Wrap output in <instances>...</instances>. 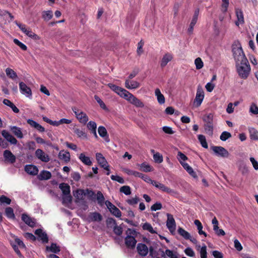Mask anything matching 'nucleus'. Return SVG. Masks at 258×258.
I'll return each instance as SVG.
<instances>
[{"label":"nucleus","mask_w":258,"mask_h":258,"mask_svg":"<svg viewBox=\"0 0 258 258\" xmlns=\"http://www.w3.org/2000/svg\"><path fill=\"white\" fill-rule=\"evenodd\" d=\"M87 127L91 131V132L92 131H94V130H96L97 128L96 123L94 121H90L87 124Z\"/></svg>","instance_id":"nucleus-63"},{"label":"nucleus","mask_w":258,"mask_h":258,"mask_svg":"<svg viewBox=\"0 0 258 258\" xmlns=\"http://www.w3.org/2000/svg\"><path fill=\"white\" fill-rule=\"evenodd\" d=\"M165 253L170 258H178L176 252H174L170 249H166L165 251Z\"/></svg>","instance_id":"nucleus-57"},{"label":"nucleus","mask_w":258,"mask_h":258,"mask_svg":"<svg viewBox=\"0 0 258 258\" xmlns=\"http://www.w3.org/2000/svg\"><path fill=\"white\" fill-rule=\"evenodd\" d=\"M11 200L5 196L3 195L0 197V203L1 204H6L7 205H9L11 204Z\"/></svg>","instance_id":"nucleus-54"},{"label":"nucleus","mask_w":258,"mask_h":258,"mask_svg":"<svg viewBox=\"0 0 258 258\" xmlns=\"http://www.w3.org/2000/svg\"><path fill=\"white\" fill-rule=\"evenodd\" d=\"M53 17V13L51 11H44L42 13V17L44 20L48 21Z\"/></svg>","instance_id":"nucleus-36"},{"label":"nucleus","mask_w":258,"mask_h":258,"mask_svg":"<svg viewBox=\"0 0 258 258\" xmlns=\"http://www.w3.org/2000/svg\"><path fill=\"white\" fill-rule=\"evenodd\" d=\"M25 170L27 173L32 175H36L38 173V168L33 165H26Z\"/></svg>","instance_id":"nucleus-22"},{"label":"nucleus","mask_w":258,"mask_h":258,"mask_svg":"<svg viewBox=\"0 0 258 258\" xmlns=\"http://www.w3.org/2000/svg\"><path fill=\"white\" fill-rule=\"evenodd\" d=\"M167 220L166 221V226L169 230L173 232L175 230L176 225L175 221L173 216L170 214H167Z\"/></svg>","instance_id":"nucleus-13"},{"label":"nucleus","mask_w":258,"mask_h":258,"mask_svg":"<svg viewBox=\"0 0 258 258\" xmlns=\"http://www.w3.org/2000/svg\"><path fill=\"white\" fill-rule=\"evenodd\" d=\"M142 228L144 230H147L150 232L151 233H156V231L154 229L152 225L149 223L146 222L144 223L142 226Z\"/></svg>","instance_id":"nucleus-40"},{"label":"nucleus","mask_w":258,"mask_h":258,"mask_svg":"<svg viewBox=\"0 0 258 258\" xmlns=\"http://www.w3.org/2000/svg\"><path fill=\"white\" fill-rule=\"evenodd\" d=\"M74 133L78 136L79 138H87L86 134L83 132L82 130H81L79 128H75Z\"/></svg>","instance_id":"nucleus-55"},{"label":"nucleus","mask_w":258,"mask_h":258,"mask_svg":"<svg viewBox=\"0 0 258 258\" xmlns=\"http://www.w3.org/2000/svg\"><path fill=\"white\" fill-rule=\"evenodd\" d=\"M120 191L127 196L130 195L131 194V188L127 185H124L121 187L120 188Z\"/></svg>","instance_id":"nucleus-52"},{"label":"nucleus","mask_w":258,"mask_h":258,"mask_svg":"<svg viewBox=\"0 0 258 258\" xmlns=\"http://www.w3.org/2000/svg\"><path fill=\"white\" fill-rule=\"evenodd\" d=\"M155 95L157 97L158 102L160 104H163L165 103V98L163 95L161 93L159 89L157 88L155 91Z\"/></svg>","instance_id":"nucleus-29"},{"label":"nucleus","mask_w":258,"mask_h":258,"mask_svg":"<svg viewBox=\"0 0 258 258\" xmlns=\"http://www.w3.org/2000/svg\"><path fill=\"white\" fill-rule=\"evenodd\" d=\"M10 130L13 134L18 138L22 139L23 138V135L21 128L16 126H10Z\"/></svg>","instance_id":"nucleus-26"},{"label":"nucleus","mask_w":258,"mask_h":258,"mask_svg":"<svg viewBox=\"0 0 258 258\" xmlns=\"http://www.w3.org/2000/svg\"><path fill=\"white\" fill-rule=\"evenodd\" d=\"M51 177V173L49 171L46 170H43L38 175V177L40 180H47L50 179Z\"/></svg>","instance_id":"nucleus-31"},{"label":"nucleus","mask_w":258,"mask_h":258,"mask_svg":"<svg viewBox=\"0 0 258 258\" xmlns=\"http://www.w3.org/2000/svg\"><path fill=\"white\" fill-rule=\"evenodd\" d=\"M4 157L6 160L11 163H13L16 161V157L9 150H6L4 151Z\"/></svg>","instance_id":"nucleus-25"},{"label":"nucleus","mask_w":258,"mask_h":258,"mask_svg":"<svg viewBox=\"0 0 258 258\" xmlns=\"http://www.w3.org/2000/svg\"><path fill=\"white\" fill-rule=\"evenodd\" d=\"M110 177L112 180L116 181L120 183L123 184L124 183L123 178L119 176L112 175Z\"/></svg>","instance_id":"nucleus-62"},{"label":"nucleus","mask_w":258,"mask_h":258,"mask_svg":"<svg viewBox=\"0 0 258 258\" xmlns=\"http://www.w3.org/2000/svg\"><path fill=\"white\" fill-rule=\"evenodd\" d=\"M162 207V206L161 203L160 202H157L151 206V210L152 211H156L161 209Z\"/></svg>","instance_id":"nucleus-61"},{"label":"nucleus","mask_w":258,"mask_h":258,"mask_svg":"<svg viewBox=\"0 0 258 258\" xmlns=\"http://www.w3.org/2000/svg\"><path fill=\"white\" fill-rule=\"evenodd\" d=\"M153 158L155 161L158 163H161L163 162V157L159 153H156L154 154Z\"/></svg>","instance_id":"nucleus-56"},{"label":"nucleus","mask_w":258,"mask_h":258,"mask_svg":"<svg viewBox=\"0 0 258 258\" xmlns=\"http://www.w3.org/2000/svg\"><path fill=\"white\" fill-rule=\"evenodd\" d=\"M200 253L201 258H207V247L205 245L201 248Z\"/></svg>","instance_id":"nucleus-59"},{"label":"nucleus","mask_w":258,"mask_h":258,"mask_svg":"<svg viewBox=\"0 0 258 258\" xmlns=\"http://www.w3.org/2000/svg\"><path fill=\"white\" fill-rule=\"evenodd\" d=\"M108 86L112 90L114 91L121 97L123 98L128 92V91L126 90L125 89L112 84H109Z\"/></svg>","instance_id":"nucleus-12"},{"label":"nucleus","mask_w":258,"mask_h":258,"mask_svg":"<svg viewBox=\"0 0 258 258\" xmlns=\"http://www.w3.org/2000/svg\"><path fill=\"white\" fill-rule=\"evenodd\" d=\"M194 224L197 226L198 230V233L200 235H204L205 237H207V235L206 232L202 230L203 225L201 222L199 220H195Z\"/></svg>","instance_id":"nucleus-33"},{"label":"nucleus","mask_w":258,"mask_h":258,"mask_svg":"<svg viewBox=\"0 0 258 258\" xmlns=\"http://www.w3.org/2000/svg\"><path fill=\"white\" fill-rule=\"evenodd\" d=\"M237 73L240 78L245 79H246L250 73V68L248 61H243L236 63Z\"/></svg>","instance_id":"nucleus-2"},{"label":"nucleus","mask_w":258,"mask_h":258,"mask_svg":"<svg viewBox=\"0 0 258 258\" xmlns=\"http://www.w3.org/2000/svg\"><path fill=\"white\" fill-rule=\"evenodd\" d=\"M2 136L9 142L11 144L16 145L18 143L17 140L11 134L6 130H3L2 132Z\"/></svg>","instance_id":"nucleus-17"},{"label":"nucleus","mask_w":258,"mask_h":258,"mask_svg":"<svg viewBox=\"0 0 258 258\" xmlns=\"http://www.w3.org/2000/svg\"><path fill=\"white\" fill-rule=\"evenodd\" d=\"M233 55L236 63L247 59L242 50L240 43L238 41L234 42L232 44Z\"/></svg>","instance_id":"nucleus-1"},{"label":"nucleus","mask_w":258,"mask_h":258,"mask_svg":"<svg viewBox=\"0 0 258 258\" xmlns=\"http://www.w3.org/2000/svg\"><path fill=\"white\" fill-rule=\"evenodd\" d=\"M6 73L8 77L13 80H15L18 77L16 73L12 69L7 68L6 69Z\"/></svg>","instance_id":"nucleus-37"},{"label":"nucleus","mask_w":258,"mask_h":258,"mask_svg":"<svg viewBox=\"0 0 258 258\" xmlns=\"http://www.w3.org/2000/svg\"><path fill=\"white\" fill-rule=\"evenodd\" d=\"M14 42L19 46L22 50H26L27 49V46L23 43L22 42H20L18 39H14Z\"/></svg>","instance_id":"nucleus-58"},{"label":"nucleus","mask_w":258,"mask_h":258,"mask_svg":"<svg viewBox=\"0 0 258 258\" xmlns=\"http://www.w3.org/2000/svg\"><path fill=\"white\" fill-rule=\"evenodd\" d=\"M231 137V135L230 133L224 131L222 133V134L220 135V139L222 141H225L229 138Z\"/></svg>","instance_id":"nucleus-51"},{"label":"nucleus","mask_w":258,"mask_h":258,"mask_svg":"<svg viewBox=\"0 0 258 258\" xmlns=\"http://www.w3.org/2000/svg\"><path fill=\"white\" fill-rule=\"evenodd\" d=\"M5 213L7 217L10 219L15 218V215L14 214L13 209L11 207L6 208Z\"/></svg>","instance_id":"nucleus-44"},{"label":"nucleus","mask_w":258,"mask_h":258,"mask_svg":"<svg viewBox=\"0 0 258 258\" xmlns=\"http://www.w3.org/2000/svg\"><path fill=\"white\" fill-rule=\"evenodd\" d=\"M182 167L191 176L194 177H196V173L187 163L183 164Z\"/></svg>","instance_id":"nucleus-42"},{"label":"nucleus","mask_w":258,"mask_h":258,"mask_svg":"<svg viewBox=\"0 0 258 258\" xmlns=\"http://www.w3.org/2000/svg\"><path fill=\"white\" fill-rule=\"evenodd\" d=\"M91 219L93 221L100 222L102 220V217L100 214L95 212L91 214Z\"/></svg>","instance_id":"nucleus-46"},{"label":"nucleus","mask_w":258,"mask_h":258,"mask_svg":"<svg viewBox=\"0 0 258 258\" xmlns=\"http://www.w3.org/2000/svg\"><path fill=\"white\" fill-rule=\"evenodd\" d=\"M249 112L254 115L258 114V106L255 103H252L250 105Z\"/></svg>","instance_id":"nucleus-49"},{"label":"nucleus","mask_w":258,"mask_h":258,"mask_svg":"<svg viewBox=\"0 0 258 258\" xmlns=\"http://www.w3.org/2000/svg\"><path fill=\"white\" fill-rule=\"evenodd\" d=\"M19 88L21 93L26 97L31 98L32 91L30 87L27 86L24 83L21 82L19 83Z\"/></svg>","instance_id":"nucleus-11"},{"label":"nucleus","mask_w":258,"mask_h":258,"mask_svg":"<svg viewBox=\"0 0 258 258\" xmlns=\"http://www.w3.org/2000/svg\"><path fill=\"white\" fill-rule=\"evenodd\" d=\"M94 98L96 100V101L97 102V103L99 104L101 108H102L103 109H104L105 110H108L105 103L98 96L95 95L94 96Z\"/></svg>","instance_id":"nucleus-50"},{"label":"nucleus","mask_w":258,"mask_h":258,"mask_svg":"<svg viewBox=\"0 0 258 258\" xmlns=\"http://www.w3.org/2000/svg\"><path fill=\"white\" fill-rule=\"evenodd\" d=\"M198 138L202 146L204 148H208V146L205 137L204 135H199Z\"/></svg>","instance_id":"nucleus-41"},{"label":"nucleus","mask_w":258,"mask_h":258,"mask_svg":"<svg viewBox=\"0 0 258 258\" xmlns=\"http://www.w3.org/2000/svg\"><path fill=\"white\" fill-rule=\"evenodd\" d=\"M46 249L53 253H58L60 251V247L55 243H51L50 247L46 246Z\"/></svg>","instance_id":"nucleus-38"},{"label":"nucleus","mask_w":258,"mask_h":258,"mask_svg":"<svg viewBox=\"0 0 258 258\" xmlns=\"http://www.w3.org/2000/svg\"><path fill=\"white\" fill-rule=\"evenodd\" d=\"M124 99L136 107L143 108L145 106L144 103L141 100L135 97L128 91L124 97Z\"/></svg>","instance_id":"nucleus-5"},{"label":"nucleus","mask_w":258,"mask_h":258,"mask_svg":"<svg viewBox=\"0 0 258 258\" xmlns=\"http://www.w3.org/2000/svg\"><path fill=\"white\" fill-rule=\"evenodd\" d=\"M97 196V200L99 205L102 206L104 203V197L102 194V192L100 191H98L96 195Z\"/></svg>","instance_id":"nucleus-45"},{"label":"nucleus","mask_w":258,"mask_h":258,"mask_svg":"<svg viewBox=\"0 0 258 258\" xmlns=\"http://www.w3.org/2000/svg\"><path fill=\"white\" fill-rule=\"evenodd\" d=\"M248 131L250 134V138L251 140H258V132L253 127H249Z\"/></svg>","instance_id":"nucleus-35"},{"label":"nucleus","mask_w":258,"mask_h":258,"mask_svg":"<svg viewBox=\"0 0 258 258\" xmlns=\"http://www.w3.org/2000/svg\"><path fill=\"white\" fill-rule=\"evenodd\" d=\"M22 220L28 225L30 227H34L35 225V221L26 214L22 215Z\"/></svg>","instance_id":"nucleus-24"},{"label":"nucleus","mask_w":258,"mask_h":258,"mask_svg":"<svg viewBox=\"0 0 258 258\" xmlns=\"http://www.w3.org/2000/svg\"><path fill=\"white\" fill-rule=\"evenodd\" d=\"M235 13L237 19V21L235 22V24L238 26L240 24H242L244 22L243 14L241 9L239 8L235 9Z\"/></svg>","instance_id":"nucleus-20"},{"label":"nucleus","mask_w":258,"mask_h":258,"mask_svg":"<svg viewBox=\"0 0 258 258\" xmlns=\"http://www.w3.org/2000/svg\"><path fill=\"white\" fill-rule=\"evenodd\" d=\"M72 110L80 123L85 124L87 122L89 118L86 113L76 107H72Z\"/></svg>","instance_id":"nucleus-6"},{"label":"nucleus","mask_w":258,"mask_h":258,"mask_svg":"<svg viewBox=\"0 0 258 258\" xmlns=\"http://www.w3.org/2000/svg\"><path fill=\"white\" fill-rule=\"evenodd\" d=\"M35 156L41 161L47 163L50 160L49 156L46 154L42 150L38 149L35 153Z\"/></svg>","instance_id":"nucleus-10"},{"label":"nucleus","mask_w":258,"mask_h":258,"mask_svg":"<svg viewBox=\"0 0 258 258\" xmlns=\"http://www.w3.org/2000/svg\"><path fill=\"white\" fill-rule=\"evenodd\" d=\"M139 166L140 167V169L144 172H147L152 170V167L146 163H143Z\"/></svg>","instance_id":"nucleus-43"},{"label":"nucleus","mask_w":258,"mask_h":258,"mask_svg":"<svg viewBox=\"0 0 258 258\" xmlns=\"http://www.w3.org/2000/svg\"><path fill=\"white\" fill-rule=\"evenodd\" d=\"M177 158L178 161H186L187 160V157L180 151H179L177 153Z\"/></svg>","instance_id":"nucleus-64"},{"label":"nucleus","mask_w":258,"mask_h":258,"mask_svg":"<svg viewBox=\"0 0 258 258\" xmlns=\"http://www.w3.org/2000/svg\"><path fill=\"white\" fill-rule=\"evenodd\" d=\"M204 129L207 134L212 136L213 133V123H206L204 125Z\"/></svg>","instance_id":"nucleus-39"},{"label":"nucleus","mask_w":258,"mask_h":258,"mask_svg":"<svg viewBox=\"0 0 258 258\" xmlns=\"http://www.w3.org/2000/svg\"><path fill=\"white\" fill-rule=\"evenodd\" d=\"M229 5V0H222L221 11L223 13H226L227 11Z\"/></svg>","instance_id":"nucleus-48"},{"label":"nucleus","mask_w":258,"mask_h":258,"mask_svg":"<svg viewBox=\"0 0 258 258\" xmlns=\"http://www.w3.org/2000/svg\"><path fill=\"white\" fill-rule=\"evenodd\" d=\"M153 185H154L155 187L158 188L162 191L169 194L172 196H175L177 195V192L176 191L171 189L170 188L165 186L164 184L160 183L158 181H154Z\"/></svg>","instance_id":"nucleus-8"},{"label":"nucleus","mask_w":258,"mask_h":258,"mask_svg":"<svg viewBox=\"0 0 258 258\" xmlns=\"http://www.w3.org/2000/svg\"><path fill=\"white\" fill-rule=\"evenodd\" d=\"M128 232L130 234L133 235H127L125 238V243L128 248L133 249L135 248L137 243V240H136L135 237L133 236L134 235L136 234V232L135 230L128 229L127 231V233H128Z\"/></svg>","instance_id":"nucleus-4"},{"label":"nucleus","mask_w":258,"mask_h":258,"mask_svg":"<svg viewBox=\"0 0 258 258\" xmlns=\"http://www.w3.org/2000/svg\"><path fill=\"white\" fill-rule=\"evenodd\" d=\"M125 87L128 89H136L140 87V83L132 79H126Z\"/></svg>","instance_id":"nucleus-14"},{"label":"nucleus","mask_w":258,"mask_h":258,"mask_svg":"<svg viewBox=\"0 0 258 258\" xmlns=\"http://www.w3.org/2000/svg\"><path fill=\"white\" fill-rule=\"evenodd\" d=\"M79 159L84 164L90 166L92 164V161L89 157L86 156L84 153H81L79 156Z\"/></svg>","instance_id":"nucleus-30"},{"label":"nucleus","mask_w":258,"mask_h":258,"mask_svg":"<svg viewBox=\"0 0 258 258\" xmlns=\"http://www.w3.org/2000/svg\"><path fill=\"white\" fill-rule=\"evenodd\" d=\"M74 196L78 200L81 201L84 199L85 196V190L78 189L74 191Z\"/></svg>","instance_id":"nucleus-28"},{"label":"nucleus","mask_w":258,"mask_h":258,"mask_svg":"<svg viewBox=\"0 0 258 258\" xmlns=\"http://www.w3.org/2000/svg\"><path fill=\"white\" fill-rule=\"evenodd\" d=\"M59 188L61 190L63 195H68L70 194V186L67 183H60L59 185Z\"/></svg>","instance_id":"nucleus-34"},{"label":"nucleus","mask_w":258,"mask_h":258,"mask_svg":"<svg viewBox=\"0 0 258 258\" xmlns=\"http://www.w3.org/2000/svg\"><path fill=\"white\" fill-rule=\"evenodd\" d=\"M211 149L214 152L216 155L223 157L227 158L229 155V152L224 148L221 146H212Z\"/></svg>","instance_id":"nucleus-9"},{"label":"nucleus","mask_w":258,"mask_h":258,"mask_svg":"<svg viewBox=\"0 0 258 258\" xmlns=\"http://www.w3.org/2000/svg\"><path fill=\"white\" fill-rule=\"evenodd\" d=\"M3 103L9 106L15 113H18L19 112V109L10 100L5 99L3 100Z\"/></svg>","instance_id":"nucleus-32"},{"label":"nucleus","mask_w":258,"mask_h":258,"mask_svg":"<svg viewBox=\"0 0 258 258\" xmlns=\"http://www.w3.org/2000/svg\"><path fill=\"white\" fill-rule=\"evenodd\" d=\"M35 234L38 236L39 240H41L43 243H47L48 241L47 234L42 229H38L35 230Z\"/></svg>","instance_id":"nucleus-19"},{"label":"nucleus","mask_w":258,"mask_h":258,"mask_svg":"<svg viewBox=\"0 0 258 258\" xmlns=\"http://www.w3.org/2000/svg\"><path fill=\"white\" fill-rule=\"evenodd\" d=\"M96 160L98 164L104 169H108V163L102 154L97 153L96 154Z\"/></svg>","instance_id":"nucleus-15"},{"label":"nucleus","mask_w":258,"mask_h":258,"mask_svg":"<svg viewBox=\"0 0 258 258\" xmlns=\"http://www.w3.org/2000/svg\"><path fill=\"white\" fill-rule=\"evenodd\" d=\"M137 249L138 253L142 256H146L149 252V249L146 245L141 243L138 244Z\"/></svg>","instance_id":"nucleus-16"},{"label":"nucleus","mask_w":258,"mask_h":258,"mask_svg":"<svg viewBox=\"0 0 258 258\" xmlns=\"http://www.w3.org/2000/svg\"><path fill=\"white\" fill-rule=\"evenodd\" d=\"M173 55L170 53H165L162 57L160 61V66L161 68H164L167 63L171 61L173 59Z\"/></svg>","instance_id":"nucleus-21"},{"label":"nucleus","mask_w":258,"mask_h":258,"mask_svg":"<svg viewBox=\"0 0 258 258\" xmlns=\"http://www.w3.org/2000/svg\"><path fill=\"white\" fill-rule=\"evenodd\" d=\"M179 234L181 235L183 237H184L185 239H190V234L184 230L183 229L181 228H179L178 230Z\"/></svg>","instance_id":"nucleus-47"},{"label":"nucleus","mask_w":258,"mask_h":258,"mask_svg":"<svg viewBox=\"0 0 258 258\" xmlns=\"http://www.w3.org/2000/svg\"><path fill=\"white\" fill-rule=\"evenodd\" d=\"M110 212L115 216L116 217L119 218L121 216V213L120 211L115 206V207L112 209Z\"/></svg>","instance_id":"nucleus-60"},{"label":"nucleus","mask_w":258,"mask_h":258,"mask_svg":"<svg viewBox=\"0 0 258 258\" xmlns=\"http://www.w3.org/2000/svg\"><path fill=\"white\" fill-rule=\"evenodd\" d=\"M58 156L59 159L63 160L66 163L70 161L71 156L69 152L61 150L59 152Z\"/></svg>","instance_id":"nucleus-23"},{"label":"nucleus","mask_w":258,"mask_h":258,"mask_svg":"<svg viewBox=\"0 0 258 258\" xmlns=\"http://www.w3.org/2000/svg\"><path fill=\"white\" fill-rule=\"evenodd\" d=\"M15 23L17 25V26L20 28V29L22 31V32H23L26 35H27L29 37L35 40L40 39V37L37 34L33 32L30 28L27 27V26L25 24L19 23L17 21H16Z\"/></svg>","instance_id":"nucleus-3"},{"label":"nucleus","mask_w":258,"mask_h":258,"mask_svg":"<svg viewBox=\"0 0 258 258\" xmlns=\"http://www.w3.org/2000/svg\"><path fill=\"white\" fill-rule=\"evenodd\" d=\"M195 63L197 70L202 69L204 66L203 62L200 57H198L195 59Z\"/></svg>","instance_id":"nucleus-53"},{"label":"nucleus","mask_w":258,"mask_h":258,"mask_svg":"<svg viewBox=\"0 0 258 258\" xmlns=\"http://www.w3.org/2000/svg\"><path fill=\"white\" fill-rule=\"evenodd\" d=\"M204 92L202 87L201 86H198L197 88L196 98L194 100V104L195 106H200L204 98Z\"/></svg>","instance_id":"nucleus-7"},{"label":"nucleus","mask_w":258,"mask_h":258,"mask_svg":"<svg viewBox=\"0 0 258 258\" xmlns=\"http://www.w3.org/2000/svg\"><path fill=\"white\" fill-rule=\"evenodd\" d=\"M199 14V9L196 10L195 11L192 19L191 20V21L190 23L189 27L187 30L188 32L190 34L192 33L193 32L194 27L197 22Z\"/></svg>","instance_id":"nucleus-18"},{"label":"nucleus","mask_w":258,"mask_h":258,"mask_svg":"<svg viewBox=\"0 0 258 258\" xmlns=\"http://www.w3.org/2000/svg\"><path fill=\"white\" fill-rule=\"evenodd\" d=\"M98 134L100 137L104 138L107 142H109V139L107 135V132L106 128L103 126H100L98 129Z\"/></svg>","instance_id":"nucleus-27"}]
</instances>
